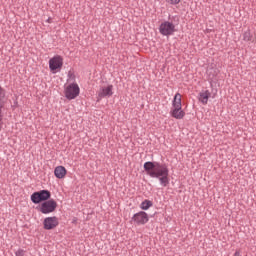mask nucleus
Instances as JSON below:
<instances>
[{
  "label": "nucleus",
  "mask_w": 256,
  "mask_h": 256,
  "mask_svg": "<svg viewBox=\"0 0 256 256\" xmlns=\"http://www.w3.org/2000/svg\"><path fill=\"white\" fill-rule=\"evenodd\" d=\"M143 167L146 175L152 179H158L161 187H168L170 179L169 166H167V164H161L157 161H148L144 163Z\"/></svg>",
  "instance_id": "f257e3e1"
},
{
  "label": "nucleus",
  "mask_w": 256,
  "mask_h": 256,
  "mask_svg": "<svg viewBox=\"0 0 256 256\" xmlns=\"http://www.w3.org/2000/svg\"><path fill=\"white\" fill-rule=\"evenodd\" d=\"M177 25H179V16H169L168 20L163 21L159 26V33L163 37H171L177 32Z\"/></svg>",
  "instance_id": "f03ea898"
},
{
  "label": "nucleus",
  "mask_w": 256,
  "mask_h": 256,
  "mask_svg": "<svg viewBox=\"0 0 256 256\" xmlns=\"http://www.w3.org/2000/svg\"><path fill=\"white\" fill-rule=\"evenodd\" d=\"M170 115L174 119H183V117H185V111H183V105L181 103L180 93H176L173 98Z\"/></svg>",
  "instance_id": "7ed1b4c3"
},
{
  "label": "nucleus",
  "mask_w": 256,
  "mask_h": 256,
  "mask_svg": "<svg viewBox=\"0 0 256 256\" xmlns=\"http://www.w3.org/2000/svg\"><path fill=\"white\" fill-rule=\"evenodd\" d=\"M30 199L34 205H39V203H45V201H49L51 199V192L49 190H40L34 192Z\"/></svg>",
  "instance_id": "20e7f679"
},
{
  "label": "nucleus",
  "mask_w": 256,
  "mask_h": 256,
  "mask_svg": "<svg viewBox=\"0 0 256 256\" xmlns=\"http://www.w3.org/2000/svg\"><path fill=\"white\" fill-rule=\"evenodd\" d=\"M79 93H81V89L79 88L78 83H71L64 91V95L69 101L77 99V97H79Z\"/></svg>",
  "instance_id": "39448f33"
},
{
  "label": "nucleus",
  "mask_w": 256,
  "mask_h": 256,
  "mask_svg": "<svg viewBox=\"0 0 256 256\" xmlns=\"http://www.w3.org/2000/svg\"><path fill=\"white\" fill-rule=\"evenodd\" d=\"M37 209L40 213H43V215H49V213H53L55 209H57V202L53 199L46 200Z\"/></svg>",
  "instance_id": "423d86ee"
},
{
  "label": "nucleus",
  "mask_w": 256,
  "mask_h": 256,
  "mask_svg": "<svg viewBox=\"0 0 256 256\" xmlns=\"http://www.w3.org/2000/svg\"><path fill=\"white\" fill-rule=\"evenodd\" d=\"M131 221L136 225H146V223H149V214L145 211H140L133 215Z\"/></svg>",
  "instance_id": "0eeeda50"
},
{
  "label": "nucleus",
  "mask_w": 256,
  "mask_h": 256,
  "mask_svg": "<svg viewBox=\"0 0 256 256\" xmlns=\"http://www.w3.org/2000/svg\"><path fill=\"white\" fill-rule=\"evenodd\" d=\"M59 225V218L57 216L47 217L43 221V227L46 231H51Z\"/></svg>",
  "instance_id": "6e6552de"
},
{
  "label": "nucleus",
  "mask_w": 256,
  "mask_h": 256,
  "mask_svg": "<svg viewBox=\"0 0 256 256\" xmlns=\"http://www.w3.org/2000/svg\"><path fill=\"white\" fill-rule=\"evenodd\" d=\"M63 67V57L60 55L54 56L49 60V69L50 71H57Z\"/></svg>",
  "instance_id": "1a4fd4ad"
},
{
  "label": "nucleus",
  "mask_w": 256,
  "mask_h": 256,
  "mask_svg": "<svg viewBox=\"0 0 256 256\" xmlns=\"http://www.w3.org/2000/svg\"><path fill=\"white\" fill-rule=\"evenodd\" d=\"M113 96V85H108L107 87H102L98 91V101L100 99H105V97Z\"/></svg>",
  "instance_id": "9d476101"
},
{
  "label": "nucleus",
  "mask_w": 256,
  "mask_h": 256,
  "mask_svg": "<svg viewBox=\"0 0 256 256\" xmlns=\"http://www.w3.org/2000/svg\"><path fill=\"white\" fill-rule=\"evenodd\" d=\"M209 97H211V92H209V90H206L199 93L198 99L203 105H207Z\"/></svg>",
  "instance_id": "9b49d317"
},
{
  "label": "nucleus",
  "mask_w": 256,
  "mask_h": 256,
  "mask_svg": "<svg viewBox=\"0 0 256 256\" xmlns=\"http://www.w3.org/2000/svg\"><path fill=\"white\" fill-rule=\"evenodd\" d=\"M54 175L57 179H63L67 175V169L64 166H58L54 170Z\"/></svg>",
  "instance_id": "f8f14e48"
},
{
  "label": "nucleus",
  "mask_w": 256,
  "mask_h": 256,
  "mask_svg": "<svg viewBox=\"0 0 256 256\" xmlns=\"http://www.w3.org/2000/svg\"><path fill=\"white\" fill-rule=\"evenodd\" d=\"M219 75V69L217 68H211L209 71H208V77H209V81L213 82L215 81V77Z\"/></svg>",
  "instance_id": "ddd939ff"
},
{
  "label": "nucleus",
  "mask_w": 256,
  "mask_h": 256,
  "mask_svg": "<svg viewBox=\"0 0 256 256\" xmlns=\"http://www.w3.org/2000/svg\"><path fill=\"white\" fill-rule=\"evenodd\" d=\"M150 207H153V202L151 200H144L140 204V209H142V211H147Z\"/></svg>",
  "instance_id": "4468645a"
},
{
  "label": "nucleus",
  "mask_w": 256,
  "mask_h": 256,
  "mask_svg": "<svg viewBox=\"0 0 256 256\" xmlns=\"http://www.w3.org/2000/svg\"><path fill=\"white\" fill-rule=\"evenodd\" d=\"M243 40L244 41H253V34H251V31H246L243 34Z\"/></svg>",
  "instance_id": "2eb2a0df"
},
{
  "label": "nucleus",
  "mask_w": 256,
  "mask_h": 256,
  "mask_svg": "<svg viewBox=\"0 0 256 256\" xmlns=\"http://www.w3.org/2000/svg\"><path fill=\"white\" fill-rule=\"evenodd\" d=\"M166 3L169 5H179L181 3V0H166Z\"/></svg>",
  "instance_id": "dca6fc26"
},
{
  "label": "nucleus",
  "mask_w": 256,
  "mask_h": 256,
  "mask_svg": "<svg viewBox=\"0 0 256 256\" xmlns=\"http://www.w3.org/2000/svg\"><path fill=\"white\" fill-rule=\"evenodd\" d=\"M16 256H25V250L19 249L18 251L15 252Z\"/></svg>",
  "instance_id": "f3484780"
},
{
  "label": "nucleus",
  "mask_w": 256,
  "mask_h": 256,
  "mask_svg": "<svg viewBox=\"0 0 256 256\" xmlns=\"http://www.w3.org/2000/svg\"><path fill=\"white\" fill-rule=\"evenodd\" d=\"M234 256H241V252L236 251V252L234 253Z\"/></svg>",
  "instance_id": "a211bd4d"
}]
</instances>
